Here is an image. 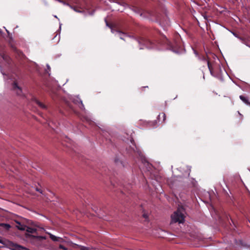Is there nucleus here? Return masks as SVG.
<instances>
[{"label":"nucleus","instance_id":"f257e3e1","mask_svg":"<svg viewBox=\"0 0 250 250\" xmlns=\"http://www.w3.org/2000/svg\"><path fill=\"white\" fill-rule=\"evenodd\" d=\"M166 119V115L165 113L163 112L161 113L158 116L157 120L147 122V126L156 127L161 124L165 123Z\"/></svg>","mask_w":250,"mask_h":250},{"label":"nucleus","instance_id":"7ed1b4c3","mask_svg":"<svg viewBox=\"0 0 250 250\" xmlns=\"http://www.w3.org/2000/svg\"><path fill=\"white\" fill-rule=\"evenodd\" d=\"M240 99L247 105L250 106V102L249 101V98L246 95H240L239 96Z\"/></svg>","mask_w":250,"mask_h":250},{"label":"nucleus","instance_id":"1a4fd4ad","mask_svg":"<svg viewBox=\"0 0 250 250\" xmlns=\"http://www.w3.org/2000/svg\"><path fill=\"white\" fill-rule=\"evenodd\" d=\"M49 235L50 238L53 241H59L60 240H62V238H60V237H57L56 236H55L51 233H49Z\"/></svg>","mask_w":250,"mask_h":250},{"label":"nucleus","instance_id":"f8f14e48","mask_svg":"<svg viewBox=\"0 0 250 250\" xmlns=\"http://www.w3.org/2000/svg\"><path fill=\"white\" fill-rule=\"evenodd\" d=\"M78 247L79 248L80 250H95V249H94L93 248H90L88 247H86L83 246H78Z\"/></svg>","mask_w":250,"mask_h":250},{"label":"nucleus","instance_id":"423d86ee","mask_svg":"<svg viewBox=\"0 0 250 250\" xmlns=\"http://www.w3.org/2000/svg\"><path fill=\"white\" fill-rule=\"evenodd\" d=\"M163 43L167 44L169 47L172 46L171 42L166 36L163 37Z\"/></svg>","mask_w":250,"mask_h":250},{"label":"nucleus","instance_id":"6e6552de","mask_svg":"<svg viewBox=\"0 0 250 250\" xmlns=\"http://www.w3.org/2000/svg\"><path fill=\"white\" fill-rule=\"evenodd\" d=\"M25 230H26L28 233H35L37 232V230L36 229L27 226V228Z\"/></svg>","mask_w":250,"mask_h":250},{"label":"nucleus","instance_id":"0eeeda50","mask_svg":"<svg viewBox=\"0 0 250 250\" xmlns=\"http://www.w3.org/2000/svg\"><path fill=\"white\" fill-rule=\"evenodd\" d=\"M18 225L17 226V228L18 229L21 230H25L27 228V226L22 224L21 223L17 222Z\"/></svg>","mask_w":250,"mask_h":250},{"label":"nucleus","instance_id":"9b49d317","mask_svg":"<svg viewBox=\"0 0 250 250\" xmlns=\"http://www.w3.org/2000/svg\"><path fill=\"white\" fill-rule=\"evenodd\" d=\"M15 250H30L29 249L21 246L20 245H16L15 246Z\"/></svg>","mask_w":250,"mask_h":250},{"label":"nucleus","instance_id":"dca6fc26","mask_svg":"<svg viewBox=\"0 0 250 250\" xmlns=\"http://www.w3.org/2000/svg\"><path fill=\"white\" fill-rule=\"evenodd\" d=\"M36 190L38 191V192H40L41 193H42V190H41V189L38 188H36Z\"/></svg>","mask_w":250,"mask_h":250},{"label":"nucleus","instance_id":"a211bd4d","mask_svg":"<svg viewBox=\"0 0 250 250\" xmlns=\"http://www.w3.org/2000/svg\"><path fill=\"white\" fill-rule=\"evenodd\" d=\"M216 68H217V69H220V66H217L216 67Z\"/></svg>","mask_w":250,"mask_h":250},{"label":"nucleus","instance_id":"f3484780","mask_svg":"<svg viewBox=\"0 0 250 250\" xmlns=\"http://www.w3.org/2000/svg\"><path fill=\"white\" fill-rule=\"evenodd\" d=\"M0 243H1V244H3V242L1 237H0Z\"/></svg>","mask_w":250,"mask_h":250},{"label":"nucleus","instance_id":"6ab92c4d","mask_svg":"<svg viewBox=\"0 0 250 250\" xmlns=\"http://www.w3.org/2000/svg\"><path fill=\"white\" fill-rule=\"evenodd\" d=\"M146 87L147 88L148 87H147V86H146ZM145 88H146V87H143L142 88V89H145Z\"/></svg>","mask_w":250,"mask_h":250},{"label":"nucleus","instance_id":"412c9836","mask_svg":"<svg viewBox=\"0 0 250 250\" xmlns=\"http://www.w3.org/2000/svg\"><path fill=\"white\" fill-rule=\"evenodd\" d=\"M81 104L83 107V104L82 102H81Z\"/></svg>","mask_w":250,"mask_h":250},{"label":"nucleus","instance_id":"f03ea898","mask_svg":"<svg viewBox=\"0 0 250 250\" xmlns=\"http://www.w3.org/2000/svg\"><path fill=\"white\" fill-rule=\"evenodd\" d=\"M171 223H183L185 221V216L179 209H178L171 215Z\"/></svg>","mask_w":250,"mask_h":250},{"label":"nucleus","instance_id":"20e7f679","mask_svg":"<svg viewBox=\"0 0 250 250\" xmlns=\"http://www.w3.org/2000/svg\"><path fill=\"white\" fill-rule=\"evenodd\" d=\"M32 101L42 109H45L46 108V105L45 104H44L43 103L40 102L35 98H33Z\"/></svg>","mask_w":250,"mask_h":250},{"label":"nucleus","instance_id":"39448f33","mask_svg":"<svg viewBox=\"0 0 250 250\" xmlns=\"http://www.w3.org/2000/svg\"><path fill=\"white\" fill-rule=\"evenodd\" d=\"M207 63H208V68L210 71L211 74L214 76H216V74H215L214 70V68L212 66V65L209 61H207Z\"/></svg>","mask_w":250,"mask_h":250},{"label":"nucleus","instance_id":"2eb2a0df","mask_svg":"<svg viewBox=\"0 0 250 250\" xmlns=\"http://www.w3.org/2000/svg\"><path fill=\"white\" fill-rule=\"evenodd\" d=\"M240 242L241 244H242L244 247H246V248H247L250 249V245H247V244H242V241H241H241H240Z\"/></svg>","mask_w":250,"mask_h":250},{"label":"nucleus","instance_id":"9d476101","mask_svg":"<svg viewBox=\"0 0 250 250\" xmlns=\"http://www.w3.org/2000/svg\"><path fill=\"white\" fill-rule=\"evenodd\" d=\"M13 88L14 89L17 88L18 89V91H17V94L18 95H21L22 92L21 88H20L16 82H14L13 83Z\"/></svg>","mask_w":250,"mask_h":250},{"label":"nucleus","instance_id":"4468645a","mask_svg":"<svg viewBox=\"0 0 250 250\" xmlns=\"http://www.w3.org/2000/svg\"><path fill=\"white\" fill-rule=\"evenodd\" d=\"M59 247L60 249H62L63 250H68V248L62 245H60Z\"/></svg>","mask_w":250,"mask_h":250},{"label":"nucleus","instance_id":"aec40b11","mask_svg":"<svg viewBox=\"0 0 250 250\" xmlns=\"http://www.w3.org/2000/svg\"><path fill=\"white\" fill-rule=\"evenodd\" d=\"M145 218H146V215H143Z\"/></svg>","mask_w":250,"mask_h":250},{"label":"nucleus","instance_id":"ddd939ff","mask_svg":"<svg viewBox=\"0 0 250 250\" xmlns=\"http://www.w3.org/2000/svg\"><path fill=\"white\" fill-rule=\"evenodd\" d=\"M1 226H4L7 229H8L11 228V226L8 224H1Z\"/></svg>","mask_w":250,"mask_h":250}]
</instances>
